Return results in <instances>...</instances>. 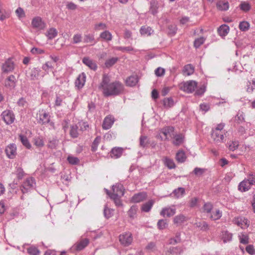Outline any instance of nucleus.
<instances>
[{"label":"nucleus","instance_id":"30","mask_svg":"<svg viewBox=\"0 0 255 255\" xmlns=\"http://www.w3.org/2000/svg\"><path fill=\"white\" fill-rule=\"evenodd\" d=\"M55 62L54 61H47L46 62L43 66L42 69L48 73L49 71H52L53 68L55 67Z\"/></svg>","mask_w":255,"mask_h":255},{"label":"nucleus","instance_id":"42","mask_svg":"<svg viewBox=\"0 0 255 255\" xmlns=\"http://www.w3.org/2000/svg\"><path fill=\"white\" fill-rule=\"evenodd\" d=\"M140 32L142 35H150L153 32V30L150 27L142 26L140 28Z\"/></svg>","mask_w":255,"mask_h":255},{"label":"nucleus","instance_id":"52","mask_svg":"<svg viewBox=\"0 0 255 255\" xmlns=\"http://www.w3.org/2000/svg\"><path fill=\"white\" fill-rule=\"evenodd\" d=\"M196 226L201 230L206 231L209 229L208 224L205 221L200 222L196 223Z\"/></svg>","mask_w":255,"mask_h":255},{"label":"nucleus","instance_id":"49","mask_svg":"<svg viewBox=\"0 0 255 255\" xmlns=\"http://www.w3.org/2000/svg\"><path fill=\"white\" fill-rule=\"evenodd\" d=\"M57 32L56 29L51 28L47 30L46 35L49 39H52L57 35Z\"/></svg>","mask_w":255,"mask_h":255},{"label":"nucleus","instance_id":"58","mask_svg":"<svg viewBox=\"0 0 255 255\" xmlns=\"http://www.w3.org/2000/svg\"><path fill=\"white\" fill-rule=\"evenodd\" d=\"M157 225L159 229L163 230L166 228L168 224L166 220L161 219L158 221Z\"/></svg>","mask_w":255,"mask_h":255},{"label":"nucleus","instance_id":"27","mask_svg":"<svg viewBox=\"0 0 255 255\" xmlns=\"http://www.w3.org/2000/svg\"><path fill=\"white\" fill-rule=\"evenodd\" d=\"M229 27L228 25L223 24L219 27L218 32L220 36H225L229 33Z\"/></svg>","mask_w":255,"mask_h":255},{"label":"nucleus","instance_id":"54","mask_svg":"<svg viewBox=\"0 0 255 255\" xmlns=\"http://www.w3.org/2000/svg\"><path fill=\"white\" fill-rule=\"evenodd\" d=\"M113 210L108 208L106 206L104 210V214L105 218L109 219L113 215Z\"/></svg>","mask_w":255,"mask_h":255},{"label":"nucleus","instance_id":"57","mask_svg":"<svg viewBox=\"0 0 255 255\" xmlns=\"http://www.w3.org/2000/svg\"><path fill=\"white\" fill-rule=\"evenodd\" d=\"M203 212L206 213H211L213 209V205L210 203H206L203 206Z\"/></svg>","mask_w":255,"mask_h":255},{"label":"nucleus","instance_id":"21","mask_svg":"<svg viewBox=\"0 0 255 255\" xmlns=\"http://www.w3.org/2000/svg\"><path fill=\"white\" fill-rule=\"evenodd\" d=\"M86 75L82 73L79 75L75 81V85L78 88H81L84 85L86 81Z\"/></svg>","mask_w":255,"mask_h":255},{"label":"nucleus","instance_id":"59","mask_svg":"<svg viewBox=\"0 0 255 255\" xmlns=\"http://www.w3.org/2000/svg\"><path fill=\"white\" fill-rule=\"evenodd\" d=\"M58 144V140L56 139L53 138L50 140L48 143V147L51 148H55Z\"/></svg>","mask_w":255,"mask_h":255},{"label":"nucleus","instance_id":"3","mask_svg":"<svg viewBox=\"0 0 255 255\" xmlns=\"http://www.w3.org/2000/svg\"><path fill=\"white\" fill-rule=\"evenodd\" d=\"M197 86V83L193 80L188 81L181 83L179 85V88L182 91L187 93H191L194 91Z\"/></svg>","mask_w":255,"mask_h":255},{"label":"nucleus","instance_id":"6","mask_svg":"<svg viewBox=\"0 0 255 255\" xmlns=\"http://www.w3.org/2000/svg\"><path fill=\"white\" fill-rule=\"evenodd\" d=\"M31 25L33 28L37 30H42L46 27L45 23L39 16L35 17L32 19Z\"/></svg>","mask_w":255,"mask_h":255},{"label":"nucleus","instance_id":"14","mask_svg":"<svg viewBox=\"0 0 255 255\" xmlns=\"http://www.w3.org/2000/svg\"><path fill=\"white\" fill-rule=\"evenodd\" d=\"M83 63L88 66L90 69L96 71L97 69V65L95 61L89 57H85L82 59Z\"/></svg>","mask_w":255,"mask_h":255},{"label":"nucleus","instance_id":"9","mask_svg":"<svg viewBox=\"0 0 255 255\" xmlns=\"http://www.w3.org/2000/svg\"><path fill=\"white\" fill-rule=\"evenodd\" d=\"M14 69V64L12 60L8 59L2 65L1 70L3 73H8L12 72Z\"/></svg>","mask_w":255,"mask_h":255},{"label":"nucleus","instance_id":"5","mask_svg":"<svg viewBox=\"0 0 255 255\" xmlns=\"http://www.w3.org/2000/svg\"><path fill=\"white\" fill-rule=\"evenodd\" d=\"M133 238L132 234L130 232H125L120 235L119 241L122 245L124 246H128L132 242Z\"/></svg>","mask_w":255,"mask_h":255},{"label":"nucleus","instance_id":"64","mask_svg":"<svg viewBox=\"0 0 255 255\" xmlns=\"http://www.w3.org/2000/svg\"><path fill=\"white\" fill-rule=\"evenodd\" d=\"M205 172V169L199 167H196L193 172L197 176H201Z\"/></svg>","mask_w":255,"mask_h":255},{"label":"nucleus","instance_id":"1","mask_svg":"<svg viewBox=\"0 0 255 255\" xmlns=\"http://www.w3.org/2000/svg\"><path fill=\"white\" fill-rule=\"evenodd\" d=\"M111 79L107 74H104L99 89L105 97L116 96L122 94L124 91V85L119 81L110 82Z\"/></svg>","mask_w":255,"mask_h":255},{"label":"nucleus","instance_id":"51","mask_svg":"<svg viewBox=\"0 0 255 255\" xmlns=\"http://www.w3.org/2000/svg\"><path fill=\"white\" fill-rule=\"evenodd\" d=\"M68 162L72 165H76L79 163V159L74 156L69 155L67 157Z\"/></svg>","mask_w":255,"mask_h":255},{"label":"nucleus","instance_id":"2","mask_svg":"<svg viewBox=\"0 0 255 255\" xmlns=\"http://www.w3.org/2000/svg\"><path fill=\"white\" fill-rule=\"evenodd\" d=\"M225 127V124L221 123L218 124L217 127L212 129L211 133V137L216 143L222 142L224 138V131L223 130Z\"/></svg>","mask_w":255,"mask_h":255},{"label":"nucleus","instance_id":"48","mask_svg":"<svg viewBox=\"0 0 255 255\" xmlns=\"http://www.w3.org/2000/svg\"><path fill=\"white\" fill-rule=\"evenodd\" d=\"M137 208L136 206H132L128 211V216L131 218L134 219L136 216Z\"/></svg>","mask_w":255,"mask_h":255},{"label":"nucleus","instance_id":"44","mask_svg":"<svg viewBox=\"0 0 255 255\" xmlns=\"http://www.w3.org/2000/svg\"><path fill=\"white\" fill-rule=\"evenodd\" d=\"M149 144L148 139L146 136L141 135L139 138L140 146L145 147Z\"/></svg>","mask_w":255,"mask_h":255},{"label":"nucleus","instance_id":"35","mask_svg":"<svg viewBox=\"0 0 255 255\" xmlns=\"http://www.w3.org/2000/svg\"><path fill=\"white\" fill-rule=\"evenodd\" d=\"M10 12L5 9L0 7V20L3 21L9 17Z\"/></svg>","mask_w":255,"mask_h":255},{"label":"nucleus","instance_id":"32","mask_svg":"<svg viewBox=\"0 0 255 255\" xmlns=\"http://www.w3.org/2000/svg\"><path fill=\"white\" fill-rule=\"evenodd\" d=\"M184 136L182 134H176L174 136L173 143L175 145H179L184 141Z\"/></svg>","mask_w":255,"mask_h":255},{"label":"nucleus","instance_id":"11","mask_svg":"<svg viewBox=\"0 0 255 255\" xmlns=\"http://www.w3.org/2000/svg\"><path fill=\"white\" fill-rule=\"evenodd\" d=\"M38 118V123L44 125L48 124L50 122V116L45 111L42 110L39 111Z\"/></svg>","mask_w":255,"mask_h":255},{"label":"nucleus","instance_id":"47","mask_svg":"<svg viewBox=\"0 0 255 255\" xmlns=\"http://www.w3.org/2000/svg\"><path fill=\"white\" fill-rule=\"evenodd\" d=\"M240 7L241 10L245 12H247L251 9V6L250 4L246 1H243L240 4Z\"/></svg>","mask_w":255,"mask_h":255},{"label":"nucleus","instance_id":"43","mask_svg":"<svg viewBox=\"0 0 255 255\" xmlns=\"http://www.w3.org/2000/svg\"><path fill=\"white\" fill-rule=\"evenodd\" d=\"M164 107L169 108L174 105V101L172 98H165L163 101Z\"/></svg>","mask_w":255,"mask_h":255},{"label":"nucleus","instance_id":"62","mask_svg":"<svg viewBox=\"0 0 255 255\" xmlns=\"http://www.w3.org/2000/svg\"><path fill=\"white\" fill-rule=\"evenodd\" d=\"M28 254L30 255H37L39 253L38 249L34 247H31L27 249Z\"/></svg>","mask_w":255,"mask_h":255},{"label":"nucleus","instance_id":"31","mask_svg":"<svg viewBox=\"0 0 255 255\" xmlns=\"http://www.w3.org/2000/svg\"><path fill=\"white\" fill-rule=\"evenodd\" d=\"M176 159L180 163L185 162L186 159V156L183 150H179L176 154Z\"/></svg>","mask_w":255,"mask_h":255},{"label":"nucleus","instance_id":"22","mask_svg":"<svg viewBox=\"0 0 255 255\" xmlns=\"http://www.w3.org/2000/svg\"><path fill=\"white\" fill-rule=\"evenodd\" d=\"M174 128L172 127H168L163 128L161 130V133L164 135L165 139H168L169 137L173 135Z\"/></svg>","mask_w":255,"mask_h":255},{"label":"nucleus","instance_id":"37","mask_svg":"<svg viewBox=\"0 0 255 255\" xmlns=\"http://www.w3.org/2000/svg\"><path fill=\"white\" fill-rule=\"evenodd\" d=\"M163 162L164 164L169 168V169H173L175 168L176 166L174 161L167 157H165L163 159Z\"/></svg>","mask_w":255,"mask_h":255},{"label":"nucleus","instance_id":"34","mask_svg":"<svg viewBox=\"0 0 255 255\" xmlns=\"http://www.w3.org/2000/svg\"><path fill=\"white\" fill-rule=\"evenodd\" d=\"M138 82V78L136 76H131L129 77L126 80V84L128 86L133 87L135 86Z\"/></svg>","mask_w":255,"mask_h":255},{"label":"nucleus","instance_id":"41","mask_svg":"<svg viewBox=\"0 0 255 255\" xmlns=\"http://www.w3.org/2000/svg\"><path fill=\"white\" fill-rule=\"evenodd\" d=\"M185 193L184 188L182 187H179L176 189H175L173 192V194L176 198L181 197Z\"/></svg>","mask_w":255,"mask_h":255},{"label":"nucleus","instance_id":"46","mask_svg":"<svg viewBox=\"0 0 255 255\" xmlns=\"http://www.w3.org/2000/svg\"><path fill=\"white\" fill-rule=\"evenodd\" d=\"M100 37L107 41H110L112 39V35L109 31H105L101 33Z\"/></svg>","mask_w":255,"mask_h":255},{"label":"nucleus","instance_id":"17","mask_svg":"<svg viewBox=\"0 0 255 255\" xmlns=\"http://www.w3.org/2000/svg\"><path fill=\"white\" fill-rule=\"evenodd\" d=\"M176 213V209L170 207H165L162 209L160 215L164 217H170L173 216Z\"/></svg>","mask_w":255,"mask_h":255},{"label":"nucleus","instance_id":"60","mask_svg":"<svg viewBox=\"0 0 255 255\" xmlns=\"http://www.w3.org/2000/svg\"><path fill=\"white\" fill-rule=\"evenodd\" d=\"M239 146V142L238 141H230L229 143V148L230 150L234 151Z\"/></svg>","mask_w":255,"mask_h":255},{"label":"nucleus","instance_id":"56","mask_svg":"<svg viewBox=\"0 0 255 255\" xmlns=\"http://www.w3.org/2000/svg\"><path fill=\"white\" fill-rule=\"evenodd\" d=\"M70 134L73 138L78 137L79 134L78 127L77 126H72L70 128Z\"/></svg>","mask_w":255,"mask_h":255},{"label":"nucleus","instance_id":"4","mask_svg":"<svg viewBox=\"0 0 255 255\" xmlns=\"http://www.w3.org/2000/svg\"><path fill=\"white\" fill-rule=\"evenodd\" d=\"M2 120L6 125L12 124L15 120V115L12 111L6 110L1 114Z\"/></svg>","mask_w":255,"mask_h":255},{"label":"nucleus","instance_id":"33","mask_svg":"<svg viewBox=\"0 0 255 255\" xmlns=\"http://www.w3.org/2000/svg\"><path fill=\"white\" fill-rule=\"evenodd\" d=\"M194 71L193 66L191 64H187L184 67L183 73L184 75L189 76L193 74Z\"/></svg>","mask_w":255,"mask_h":255},{"label":"nucleus","instance_id":"50","mask_svg":"<svg viewBox=\"0 0 255 255\" xmlns=\"http://www.w3.org/2000/svg\"><path fill=\"white\" fill-rule=\"evenodd\" d=\"M239 27L241 30L246 31L249 29L250 24L247 21H243L240 23Z\"/></svg>","mask_w":255,"mask_h":255},{"label":"nucleus","instance_id":"18","mask_svg":"<svg viewBox=\"0 0 255 255\" xmlns=\"http://www.w3.org/2000/svg\"><path fill=\"white\" fill-rule=\"evenodd\" d=\"M106 193L107 195H109L110 198L113 200L117 206H122V202L121 200V198L122 196H118L117 195H111V192L109 191L108 189H105Z\"/></svg>","mask_w":255,"mask_h":255},{"label":"nucleus","instance_id":"28","mask_svg":"<svg viewBox=\"0 0 255 255\" xmlns=\"http://www.w3.org/2000/svg\"><path fill=\"white\" fill-rule=\"evenodd\" d=\"M221 238L224 243H227L232 240V234L228 231L223 230L222 232Z\"/></svg>","mask_w":255,"mask_h":255},{"label":"nucleus","instance_id":"53","mask_svg":"<svg viewBox=\"0 0 255 255\" xmlns=\"http://www.w3.org/2000/svg\"><path fill=\"white\" fill-rule=\"evenodd\" d=\"M101 137L100 136H98L96 137V138L94 139L92 145V150L93 151H95L98 148V146L101 141Z\"/></svg>","mask_w":255,"mask_h":255},{"label":"nucleus","instance_id":"38","mask_svg":"<svg viewBox=\"0 0 255 255\" xmlns=\"http://www.w3.org/2000/svg\"><path fill=\"white\" fill-rule=\"evenodd\" d=\"M222 215V213L220 210L217 209L215 212H211L209 217L212 220H217L219 219Z\"/></svg>","mask_w":255,"mask_h":255},{"label":"nucleus","instance_id":"40","mask_svg":"<svg viewBox=\"0 0 255 255\" xmlns=\"http://www.w3.org/2000/svg\"><path fill=\"white\" fill-rule=\"evenodd\" d=\"M33 143L37 147H42L44 145V142L41 137H36L33 139Z\"/></svg>","mask_w":255,"mask_h":255},{"label":"nucleus","instance_id":"16","mask_svg":"<svg viewBox=\"0 0 255 255\" xmlns=\"http://www.w3.org/2000/svg\"><path fill=\"white\" fill-rule=\"evenodd\" d=\"M147 197L145 192H140L134 194L131 199V202L133 203H139L144 200Z\"/></svg>","mask_w":255,"mask_h":255},{"label":"nucleus","instance_id":"55","mask_svg":"<svg viewBox=\"0 0 255 255\" xmlns=\"http://www.w3.org/2000/svg\"><path fill=\"white\" fill-rule=\"evenodd\" d=\"M145 249L149 252H153L156 251V244L154 242H150L145 247Z\"/></svg>","mask_w":255,"mask_h":255},{"label":"nucleus","instance_id":"61","mask_svg":"<svg viewBox=\"0 0 255 255\" xmlns=\"http://www.w3.org/2000/svg\"><path fill=\"white\" fill-rule=\"evenodd\" d=\"M15 13L19 19L23 18L25 16L24 11L21 7L17 8L15 10Z\"/></svg>","mask_w":255,"mask_h":255},{"label":"nucleus","instance_id":"19","mask_svg":"<svg viewBox=\"0 0 255 255\" xmlns=\"http://www.w3.org/2000/svg\"><path fill=\"white\" fill-rule=\"evenodd\" d=\"M251 185L248 180L245 179L240 183L238 189L241 192H246L251 188Z\"/></svg>","mask_w":255,"mask_h":255},{"label":"nucleus","instance_id":"8","mask_svg":"<svg viewBox=\"0 0 255 255\" xmlns=\"http://www.w3.org/2000/svg\"><path fill=\"white\" fill-rule=\"evenodd\" d=\"M17 80L13 75L8 76L4 80V86L10 90L13 89L16 85Z\"/></svg>","mask_w":255,"mask_h":255},{"label":"nucleus","instance_id":"24","mask_svg":"<svg viewBox=\"0 0 255 255\" xmlns=\"http://www.w3.org/2000/svg\"><path fill=\"white\" fill-rule=\"evenodd\" d=\"M217 7L220 10L226 11L229 9V4L227 1L221 0L217 2Z\"/></svg>","mask_w":255,"mask_h":255},{"label":"nucleus","instance_id":"20","mask_svg":"<svg viewBox=\"0 0 255 255\" xmlns=\"http://www.w3.org/2000/svg\"><path fill=\"white\" fill-rule=\"evenodd\" d=\"M89 243L88 239H82L75 244V249L77 251L83 250Z\"/></svg>","mask_w":255,"mask_h":255},{"label":"nucleus","instance_id":"29","mask_svg":"<svg viewBox=\"0 0 255 255\" xmlns=\"http://www.w3.org/2000/svg\"><path fill=\"white\" fill-rule=\"evenodd\" d=\"M19 138L21 142L22 145L24 146L27 149H30L31 147V144L28 140L27 137L23 134L19 135Z\"/></svg>","mask_w":255,"mask_h":255},{"label":"nucleus","instance_id":"45","mask_svg":"<svg viewBox=\"0 0 255 255\" xmlns=\"http://www.w3.org/2000/svg\"><path fill=\"white\" fill-rule=\"evenodd\" d=\"M118 60L117 57H112L106 60L105 65L107 68H109L113 66Z\"/></svg>","mask_w":255,"mask_h":255},{"label":"nucleus","instance_id":"12","mask_svg":"<svg viewBox=\"0 0 255 255\" xmlns=\"http://www.w3.org/2000/svg\"><path fill=\"white\" fill-rule=\"evenodd\" d=\"M183 252L181 247H170L165 252L166 255H180Z\"/></svg>","mask_w":255,"mask_h":255},{"label":"nucleus","instance_id":"15","mask_svg":"<svg viewBox=\"0 0 255 255\" xmlns=\"http://www.w3.org/2000/svg\"><path fill=\"white\" fill-rule=\"evenodd\" d=\"M115 122L114 118L111 116H109L105 117L104 120L102 127L104 129H110L112 125H113Z\"/></svg>","mask_w":255,"mask_h":255},{"label":"nucleus","instance_id":"7","mask_svg":"<svg viewBox=\"0 0 255 255\" xmlns=\"http://www.w3.org/2000/svg\"><path fill=\"white\" fill-rule=\"evenodd\" d=\"M5 152L8 158L13 159L17 154L16 146L14 143L9 144L5 149Z\"/></svg>","mask_w":255,"mask_h":255},{"label":"nucleus","instance_id":"23","mask_svg":"<svg viewBox=\"0 0 255 255\" xmlns=\"http://www.w3.org/2000/svg\"><path fill=\"white\" fill-rule=\"evenodd\" d=\"M123 152V149L121 147H114L110 152V156L115 158L121 157Z\"/></svg>","mask_w":255,"mask_h":255},{"label":"nucleus","instance_id":"26","mask_svg":"<svg viewBox=\"0 0 255 255\" xmlns=\"http://www.w3.org/2000/svg\"><path fill=\"white\" fill-rule=\"evenodd\" d=\"M150 6L149 12L153 15H155L158 12V2L155 0H152L150 1Z\"/></svg>","mask_w":255,"mask_h":255},{"label":"nucleus","instance_id":"13","mask_svg":"<svg viewBox=\"0 0 255 255\" xmlns=\"http://www.w3.org/2000/svg\"><path fill=\"white\" fill-rule=\"evenodd\" d=\"M113 193L111 195H117L118 196H123L125 194V189L123 185L117 184L112 187Z\"/></svg>","mask_w":255,"mask_h":255},{"label":"nucleus","instance_id":"39","mask_svg":"<svg viewBox=\"0 0 255 255\" xmlns=\"http://www.w3.org/2000/svg\"><path fill=\"white\" fill-rule=\"evenodd\" d=\"M186 220V217L182 214L176 216L173 219V222L175 224L180 225L183 223Z\"/></svg>","mask_w":255,"mask_h":255},{"label":"nucleus","instance_id":"25","mask_svg":"<svg viewBox=\"0 0 255 255\" xmlns=\"http://www.w3.org/2000/svg\"><path fill=\"white\" fill-rule=\"evenodd\" d=\"M154 203V201L153 200H150L148 202L142 204L141 210L142 211L144 212H148L150 211Z\"/></svg>","mask_w":255,"mask_h":255},{"label":"nucleus","instance_id":"10","mask_svg":"<svg viewBox=\"0 0 255 255\" xmlns=\"http://www.w3.org/2000/svg\"><path fill=\"white\" fill-rule=\"evenodd\" d=\"M34 180L33 178H29L23 182L21 187V190L24 194L28 192V190L32 188L35 185Z\"/></svg>","mask_w":255,"mask_h":255},{"label":"nucleus","instance_id":"63","mask_svg":"<svg viewBox=\"0 0 255 255\" xmlns=\"http://www.w3.org/2000/svg\"><path fill=\"white\" fill-rule=\"evenodd\" d=\"M204 41L205 39L203 37L197 38L194 41V46L196 48H198L204 42Z\"/></svg>","mask_w":255,"mask_h":255},{"label":"nucleus","instance_id":"36","mask_svg":"<svg viewBox=\"0 0 255 255\" xmlns=\"http://www.w3.org/2000/svg\"><path fill=\"white\" fill-rule=\"evenodd\" d=\"M237 224L238 226H241L242 228H243V226L249 227L250 225L249 221L244 217H240L237 219Z\"/></svg>","mask_w":255,"mask_h":255}]
</instances>
